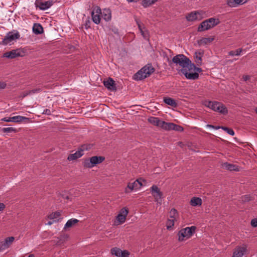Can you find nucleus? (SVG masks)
I'll list each match as a JSON object with an SVG mask.
<instances>
[{
	"label": "nucleus",
	"instance_id": "nucleus-1",
	"mask_svg": "<svg viewBox=\"0 0 257 257\" xmlns=\"http://www.w3.org/2000/svg\"><path fill=\"white\" fill-rule=\"evenodd\" d=\"M201 68L197 67L191 62L184 69H181V72L188 79L195 80L198 78L199 73L201 72Z\"/></svg>",
	"mask_w": 257,
	"mask_h": 257
},
{
	"label": "nucleus",
	"instance_id": "nucleus-2",
	"mask_svg": "<svg viewBox=\"0 0 257 257\" xmlns=\"http://www.w3.org/2000/svg\"><path fill=\"white\" fill-rule=\"evenodd\" d=\"M202 104L213 111L218 112L221 114L226 115L228 113L227 107L224 104L220 102L205 100L202 101Z\"/></svg>",
	"mask_w": 257,
	"mask_h": 257
},
{
	"label": "nucleus",
	"instance_id": "nucleus-3",
	"mask_svg": "<svg viewBox=\"0 0 257 257\" xmlns=\"http://www.w3.org/2000/svg\"><path fill=\"white\" fill-rule=\"evenodd\" d=\"M154 71L155 68L152 65L148 64L133 76V79L135 80H142L150 76Z\"/></svg>",
	"mask_w": 257,
	"mask_h": 257
},
{
	"label": "nucleus",
	"instance_id": "nucleus-4",
	"mask_svg": "<svg viewBox=\"0 0 257 257\" xmlns=\"http://www.w3.org/2000/svg\"><path fill=\"white\" fill-rule=\"evenodd\" d=\"M196 227L191 226L181 229L178 233V240L180 242L184 241L192 237L195 232Z\"/></svg>",
	"mask_w": 257,
	"mask_h": 257
},
{
	"label": "nucleus",
	"instance_id": "nucleus-5",
	"mask_svg": "<svg viewBox=\"0 0 257 257\" xmlns=\"http://www.w3.org/2000/svg\"><path fill=\"white\" fill-rule=\"evenodd\" d=\"M220 21L218 19L211 18L202 22L198 26V32H203L210 29L219 24Z\"/></svg>",
	"mask_w": 257,
	"mask_h": 257
},
{
	"label": "nucleus",
	"instance_id": "nucleus-6",
	"mask_svg": "<svg viewBox=\"0 0 257 257\" xmlns=\"http://www.w3.org/2000/svg\"><path fill=\"white\" fill-rule=\"evenodd\" d=\"M179 213L175 208H172L169 212V218L166 222V227L168 230H172L175 223L178 221Z\"/></svg>",
	"mask_w": 257,
	"mask_h": 257
},
{
	"label": "nucleus",
	"instance_id": "nucleus-7",
	"mask_svg": "<svg viewBox=\"0 0 257 257\" xmlns=\"http://www.w3.org/2000/svg\"><path fill=\"white\" fill-rule=\"evenodd\" d=\"M105 158L102 156H93L84 160L83 167L87 168H92L97 164L102 163Z\"/></svg>",
	"mask_w": 257,
	"mask_h": 257
},
{
	"label": "nucleus",
	"instance_id": "nucleus-8",
	"mask_svg": "<svg viewBox=\"0 0 257 257\" xmlns=\"http://www.w3.org/2000/svg\"><path fill=\"white\" fill-rule=\"evenodd\" d=\"M129 210L126 207H124L121 208L117 213V215L115 216L114 223L116 225H119L123 224L126 219V217L128 215Z\"/></svg>",
	"mask_w": 257,
	"mask_h": 257
},
{
	"label": "nucleus",
	"instance_id": "nucleus-9",
	"mask_svg": "<svg viewBox=\"0 0 257 257\" xmlns=\"http://www.w3.org/2000/svg\"><path fill=\"white\" fill-rule=\"evenodd\" d=\"M144 182H145V181L144 179L140 178L133 182H129L124 189L125 193L127 194L133 191H137L140 189L142 186H143V183Z\"/></svg>",
	"mask_w": 257,
	"mask_h": 257
},
{
	"label": "nucleus",
	"instance_id": "nucleus-10",
	"mask_svg": "<svg viewBox=\"0 0 257 257\" xmlns=\"http://www.w3.org/2000/svg\"><path fill=\"white\" fill-rule=\"evenodd\" d=\"M172 62L176 65H179L184 69L191 61L183 54L177 55L172 59Z\"/></svg>",
	"mask_w": 257,
	"mask_h": 257
},
{
	"label": "nucleus",
	"instance_id": "nucleus-11",
	"mask_svg": "<svg viewBox=\"0 0 257 257\" xmlns=\"http://www.w3.org/2000/svg\"><path fill=\"white\" fill-rule=\"evenodd\" d=\"M151 192L154 198L155 201L157 204L161 205L162 203L163 194L160 189L156 185H153L151 188Z\"/></svg>",
	"mask_w": 257,
	"mask_h": 257
},
{
	"label": "nucleus",
	"instance_id": "nucleus-12",
	"mask_svg": "<svg viewBox=\"0 0 257 257\" xmlns=\"http://www.w3.org/2000/svg\"><path fill=\"white\" fill-rule=\"evenodd\" d=\"M20 37L19 33L17 32L14 33L13 32H9L7 35L5 37L2 42L1 43V44L6 45L13 41L18 39Z\"/></svg>",
	"mask_w": 257,
	"mask_h": 257
},
{
	"label": "nucleus",
	"instance_id": "nucleus-13",
	"mask_svg": "<svg viewBox=\"0 0 257 257\" xmlns=\"http://www.w3.org/2000/svg\"><path fill=\"white\" fill-rule=\"evenodd\" d=\"M148 121L152 124L162 129L165 130L166 128L167 122L160 119L158 117L151 116L148 118Z\"/></svg>",
	"mask_w": 257,
	"mask_h": 257
},
{
	"label": "nucleus",
	"instance_id": "nucleus-14",
	"mask_svg": "<svg viewBox=\"0 0 257 257\" xmlns=\"http://www.w3.org/2000/svg\"><path fill=\"white\" fill-rule=\"evenodd\" d=\"M24 55L25 52L23 50L17 49L5 53L3 56L8 58L13 59L17 57H23Z\"/></svg>",
	"mask_w": 257,
	"mask_h": 257
},
{
	"label": "nucleus",
	"instance_id": "nucleus-15",
	"mask_svg": "<svg viewBox=\"0 0 257 257\" xmlns=\"http://www.w3.org/2000/svg\"><path fill=\"white\" fill-rule=\"evenodd\" d=\"M112 255L116 257H130L131 253L127 250H122L118 247H113L110 250Z\"/></svg>",
	"mask_w": 257,
	"mask_h": 257
},
{
	"label": "nucleus",
	"instance_id": "nucleus-16",
	"mask_svg": "<svg viewBox=\"0 0 257 257\" xmlns=\"http://www.w3.org/2000/svg\"><path fill=\"white\" fill-rule=\"evenodd\" d=\"M247 251V246L242 244L236 246L233 252L232 257H243Z\"/></svg>",
	"mask_w": 257,
	"mask_h": 257
},
{
	"label": "nucleus",
	"instance_id": "nucleus-17",
	"mask_svg": "<svg viewBox=\"0 0 257 257\" xmlns=\"http://www.w3.org/2000/svg\"><path fill=\"white\" fill-rule=\"evenodd\" d=\"M35 5L36 7L40 10H45L49 8L53 5L52 1H45L43 0H36Z\"/></svg>",
	"mask_w": 257,
	"mask_h": 257
},
{
	"label": "nucleus",
	"instance_id": "nucleus-18",
	"mask_svg": "<svg viewBox=\"0 0 257 257\" xmlns=\"http://www.w3.org/2000/svg\"><path fill=\"white\" fill-rule=\"evenodd\" d=\"M28 119V118L20 116V115H17L13 117H7L3 118L1 120L6 121V122H21L22 121H24L25 120Z\"/></svg>",
	"mask_w": 257,
	"mask_h": 257
},
{
	"label": "nucleus",
	"instance_id": "nucleus-19",
	"mask_svg": "<svg viewBox=\"0 0 257 257\" xmlns=\"http://www.w3.org/2000/svg\"><path fill=\"white\" fill-rule=\"evenodd\" d=\"M84 149H87V148L85 147V146H82V148L78 150L75 153L69 155L67 159L69 161H74L80 158L84 155L83 151Z\"/></svg>",
	"mask_w": 257,
	"mask_h": 257
},
{
	"label": "nucleus",
	"instance_id": "nucleus-20",
	"mask_svg": "<svg viewBox=\"0 0 257 257\" xmlns=\"http://www.w3.org/2000/svg\"><path fill=\"white\" fill-rule=\"evenodd\" d=\"M101 14V9L97 7L95 10L92 11L91 12V16L93 22L96 24H98L100 22V14Z\"/></svg>",
	"mask_w": 257,
	"mask_h": 257
},
{
	"label": "nucleus",
	"instance_id": "nucleus-21",
	"mask_svg": "<svg viewBox=\"0 0 257 257\" xmlns=\"http://www.w3.org/2000/svg\"><path fill=\"white\" fill-rule=\"evenodd\" d=\"M186 18L187 21L192 22L196 20H200L201 19V14L198 11L192 12L188 14Z\"/></svg>",
	"mask_w": 257,
	"mask_h": 257
},
{
	"label": "nucleus",
	"instance_id": "nucleus-22",
	"mask_svg": "<svg viewBox=\"0 0 257 257\" xmlns=\"http://www.w3.org/2000/svg\"><path fill=\"white\" fill-rule=\"evenodd\" d=\"M14 240L15 237L13 236L8 237L5 238L4 241L2 242V249H5L10 247Z\"/></svg>",
	"mask_w": 257,
	"mask_h": 257
},
{
	"label": "nucleus",
	"instance_id": "nucleus-23",
	"mask_svg": "<svg viewBox=\"0 0 257 257\" xmlns=\"http://www.w3.org/2000/svg\"><path fill=\"white\" fill-rule=\"evenodd\" d=\"M166 131L175 130L179 132L183 131V128L178 125L175 124L171 122H167L166 125Z\"/></svg>",
	"mask_w": 257,
	"mask_h": 257
},
{
	"label": "nucleus",
	"instance_id": "nucleus-24",
	"mask_svg": "<svg viewBox=\"0 0 257 257\" xmlns=\"http://www.w3.org/2000/svg\"><path fill=\"white\" fill-rule=\"evenodd\" d=\"M221 167L222 168L229 170V171H238L239 170V168L237 166L229 164L228 163H223L221 164Z\"/></svg>",
	"mask_w": 257,
	"mask_h": 257
},
{
	"label": "nucleus",
	"instance_id": "nucleus-25",
	"mask_svg": "<svg viewBox=\"0 0 257 257\" xmlns=\"http://www.w3.org/2000/svg\"><path fill=\"white\" fill-rule=\"evenodd\" d=\"M201 198L197 197H192L190 201V204L193 207H198L202 205Z\"/></svg>",
	"mask_w": 257,
	"mask_h": 257
},
{
	"label": "nucleus",
	"instance_id": "nucleus-26",
	"mask_svg": "<svg viewBox=\"0 0 257 257\" xmlns=\"http://www.w3.org/2000/svg\"><path fill=\"white\" fill-rule=\"evenodd\" d=\"M103 84L110 91H113L116 89L115 81H103Z\"/></svg>",
	"mask_w": 257,
	"mask_h": 257
},
{
	"label": "nucleus",
	"instance_id": "nucleus-27",
	"mask_svg": "<svg viewBox=\"0 0 257 257\" xmlns=\"http://www.w3.org/2000/svg\"><path fill=\"white\" fill-rule=\"evenodd\" d=\"M61 216V212L59 211H56L52 212L48 216V218L51 220H53V222L58 221Z\"/></svg>",
	"mask_w": 257,
	"mask_h": 257
},
{
	"label": "nucleus",
	"instance_id": "nucleus-28",
	"mask_svg": "<svg viewBox=\"0 0 257 257\" xmlns=\"http://www.w3.org/2000/svg\"><path fill=\"white\" fill-rule=\"evenodd\" d=\"M79 220L75 218H72L67 221L66 223L65 224L64 229L67 230L68 228H70L74 225H75L78 222Z\"/></svg>",
	"mask_w": 257,
	"mask_h": 257
},
{
	"label": "nucleus",
	"instance_id": "nucleus-29",
	"mask_svg": "<svg viewBox=\"0 0 257 257\" xmlns=\"http://www.w3.org/2000/svg\"><path fill=\"white\" fill-rule=\"evenodd\" d=\"M102 18L106 21H109L111 20V11L109 9H104L101 14Z\"/></svg>",
	"mask_w": 257,
	"mask_h": 257
},
{
	"label": "nucleus",
	"instance_id": "nucleus-30",
	"mask_svg": "<svg viewBox=\"0 0 257 257\" xmlns=\"http://www.w3.org/2000/svg\"><path fill=\"white\" fill-rule=\"evenodd\" d=\"M203 54V52H196L194 54L195 61L198 66L202 64L201 57Z\"/></svg>",
	"mask_w": 257,
	"mask_h": 257
},
{
	"label": "nucleus",
	"instance_id": "nucleus-31",
	"mask_svg": "<svg viewBox=\"0 0 257 257\" xmlns=\"http://www.w3.org/2000/svg\"><path fill=\"white\" fill-rule=\"evenodd\" d=\"M33 32L36 34H41L43 32V28L40 24H34L33 28Z\"/></svg>",
	"mask_w": 257,
	"mask_h": 257
},
{
	"label": "nucleus",
	"instance_id": "nucleus-32",
	"mask_svg": "<svg viewBox=\"0 0 257 257\" xmlns=\"http://www.w3.org/2000/svg\"><path fill=\"white\" fill-rule=\"evenodd\" d=\"M164 101L167 105H170L172 107H176L177 106V103L176 102L175 100H174L171 98L164 97Z\"/></svg>",
	"mask_w": 257,
	"mask_h": 257
},
{
	"label": "nucleus",
	"instance_id": "nucleus-33",
	"mask_svg": "<svg viewBox=\"0 0 257 257\" xmlns=\"http://www.w3.org/2000/svg\"><path fill=\"white\" fill-rule=\"evenodd\" d=\"M214 38H202L198 41L199 45H204L208 44L214 40Z\"/></svg>",
	"mask_w": 257,
	"mask_h": 257
},
{
	"label": "nucleus",
	"instance_id": "nucleus-34",
	"mask_svg": "<svg viewBox=\"0 0 257 257\" xmlns=\"http://www.w3.org/2000/svg\"><path fill=\"white\" fill-rule=\"evenodd\" d=\"M227 5L231 7H235L239 4H243L242 0H227Z\"/></svg>",
	"mask_w": 257,
	"mask_h": 257
},
{
	"label": "nucleus",
	"instance_id": "nucleus-35",
	"mask_svg": "<svg viewBox=\"0 0 257 257\" xmlns=\"http://www.w3.org/2000/svg\"><path fill=\"white\" fill-rule=\"evenodd\" d=\"M2 132L4 133H16L18 132L16 128L10 127H4L2 129Z\"/></svg>",
	"mask_w": 257,
	"mask_h": 257
},
{
	"label": "nucleus",
	"instance_id": "nucleus-36",
	"mask_svg": "<svg viewBox=\"0 0 257 257\" xmlns=\"http://www.w3.org/2000/svg\"><path fill=\"white\" fill-rule=\"evenodd\" d=\"M157 0H143L142 5L144 7L147 8L154 4Z\"/></svg>",
	"mask_w": 257,
	"mask_h": 257
},
{
	"label": "nucleus",
	"instance_id": "nucleus-37",
	"mask_svg": "<svg viewBox=\"0 0 257 257\" xmlns=\"http://www.w3.org/2000/svg\"><path fill=\"white\" fill-rule=\"evenodd\" d=\"M242 51L241 48L238 49L235 51H231L229 52V55L230 56H239L241 52Z\"/></svg>",
	"mask_w": 257,
	"mask_h": 257
},
{
	"label": "nucleus",
	"instance_id": "nucleus-38",
	"mask_svg": "<svg viewBox=\"0 0 257 257\" xmlns=\"http://www.w3.org/2000/svg\"><path fill=\"white\" fill-rule=\"evenodd\" d=\"M222 129L225 131L230 135L233 136L234 135V132L232 129L225 127H222Z\"/></svg>",
	"mask_w": 257,
	"mask_h": 257
},
{
	"label": "nucleus",
	"instance_id": "nucleus-39",
	"mask_svg": "<svg viewBox=\"0 0 257 257\" xmlns=\"http://www.w3.org/2000/svg\"><path fill=\"white\" fill-rule=\"evenodd\" d=\"M90 24H91V21L89 19V18H88V19L87 20H86L85 23L84 24L85 28L86 29H87L88 28H90Z\"/></svg>",
	"mask_w": 257,
	"mask_h": 257
},
{
	"label": "nucleus",
	"instance_id": "nucleus-40",
	"mask_svg": "<svg viewBox=\"0 0 257 257\" xmlns=\"http://www.w3.org/2000/svg\"><path fill=\"white\" fill-rule=\"evenodd\" d=\"M251 225L253 227H257V219L254 218L251 221Z\"/></svg>",
	"mask_w": 257,
	"mask_h": 257
},
{
	"label": "nucleus",
	"instance_id": "nucleus-41",
	"mask_svg": "<svg viewBox=\"0 0 257 257\" xmlns=\"http://www.w3.org/2000/svg\"><path fill=\"white\" fill-rule=\"evenodd\" d=\"M137 23H138L139 29L142 35L144 37H145L146 36H145V32L143 31L140 24H139L138 22Z\"/></svg>",
	"mask_w": 257,
	"mask_h": 257
},
{
	"label": "nucleus",
	"instance_id": "nucleus-42",
	"mask_svg": "<svg viewBox=\"0 0 257 257\" xmlns=\"http://www.w3.org/2000/svg\"><path fill=\"white\" fill-rule=\"evenodd\" d=\"M6 207V205L3 203H0V211H3Z\"/></svg>",
	"mask_w": 257,
	"mask_h": 257
},
{
	"label": "nucleus",
	"instance_id": "nucleus-43",
	"mask_svg": "<svg viewBox=\"0 0 257 257\" xmlns=\"http://www.w3.org/2000/svg\"><path fill=\"white\" fill-rule=\"evenodd\" d=\"M6 84L4 81H0V89L5 87Z\"/></svg>",
	"mask_w": 257,
	"mask_h": 257
},
{
	"label": "nucleus",
	"instance_id": "nucleus-44",
	"mask_svg": "<svg viewBox=\"0 0 257 257\" xmlns=\"http://www.w3.org/2000/svg\"><path fill=\"white\" fill-rule=\"evenodd\" d=\"M243 80H248L250 79V75H244L243 76Z\"/></svg>",
	"mask_w": 257,
	"mask_h": 257
},
{
	"label": "nucleus",
	"instance_id": "nucleus-45",
	"mask_svg": "<svg viewBox=\"0 0 257 257\" xmlns=\"http://www.w3.org/2000/svg\"><path fill=\"white\" fill-rule=\"evenodd\" d=\"M43 113L49 115L51 114V111L49 109H46L44 110Z\"/></svg>",
	"mask_w": 257,
	"mask_h": 257
},
{
	"label": "nucleus",
	"instance_id": "nucleus-46",
	"mask_svg": "<svg viewBox=\"0 0 257 257\" xmlns=\"http://www.w3.org/2000/svg\"><path fill=\"white\" fill-rule=\"evenodd\" d=\"M54 222H53V220H51V221H49L47 223V225H51L52 223H53Z\"/></svg>",
	"mask_w": 257,
	"mask_h": 257
},
{
	"label": "nucleus",
	"instance_id": "nucleus-47",
	"mask_svg": "<svg viewBox=\"0 0 257 257\" xmlns=\"http://www.w3.org/2000/svg\"><path fill=\"white\" fill-rule=\"evenodd\" d=\"M127 2L131 3V2H137L139 0H127Z\"/></svg>",
	"mask_w": 257,
	"mask_h": 257
},
{
	"label": "nucleus",
	"instance_id": "nucleus-48",
	"mask_svg": "<svg viewBox=\"0 0 257 257\" xmlns=\"http://www.w3.org/2000/svg\"><path fill=\"white\" fill-rule=\"evenodd\" d=\"M206 127H211V128H214V126L210 125V124H207L206 125Z\"/></svg>",
	"mask_w": 257,
	"mask_h": 257
},
{
	"label": "nucleus",
	"instance_id": "nucleus-49",
	"mask_svg": "<svg viewBox=\"0 0 257 257\" xmlns=\"http://www.w3.org/2000/svg\"><path fill=\"white\" fill-rule=\"evenodd\" d=\"M107 80H110V81H111V80H113L112 78H111V77H108Z\"/></svg>",
	"mask_w": 257,
	"mask_h": 257
},
{
	"label": "nucleus",
	"instance_id": "nucleus-50",
	"mask_svg": "<svg viewBox=\"0 0 257 257\" xmlns=\"http://www.w3.org/2000/svg\"><path fill=\"white\" fill-rule=\"evenodd\" d=\"M247 1V0H242L243 3H245Z\"/></svg>",
	"mask_w": 257,
	"mask_h": 257
},
{
	"label": "nucleus",
	"instance_id": "nucleus-51",
	"mask_svg": "<svg viewBox=\"0 0 257 257\" xmlns=\"http://www.w3.org/2000/svg\"><path fill=\"white\" fill-rule=\"evenodd\" d=\"M254 110H255V112L257 113V108H255Z\"/></svg>",
	"mask_w": 257,
	"mask_h": 257
},
{
	"label": "nucleus",
	"instance_id": "nucleus-52",
	"mask_svg": "<svg viewBox=\"0 0 257 257\" xmlns=\"http://www.w3.org/2000/svg\"><path fill=\"white\" fill-rule=\"evenodd\" d=\"M65 237H66V238H68V236H67V235H66V236H65Z\"/></svg>",
	"mask_w": 257,
	"mask_h": 257
}]
</instances>
